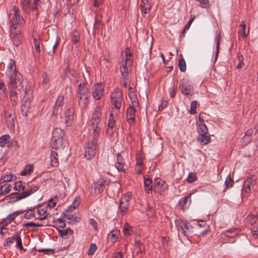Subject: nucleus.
I'll list each match as a JSON object with an SVG mask.
<instances>
[{"mask_svg":"<svg viewBox=\"0 0 258 258\" xmlns=\"http://www.w3.org/2000/svg\"><path fill=\"white\" fill-rule=\"evenodd\" d=\"M238 233L237 228H231L223 233V235L229 238H233Z\"/></svg>","mask_w":258,"mask_h":258,"instance_id":"c756f323","label":"nucleus"},{"mask_svg":"<svg viewBox=\"0 0 258 258\" xmlns=\"http://www.w3.org/2000/svg\"><path fill=\"white\" fill-rule=\"evenodd\" d=\"M234 183V180L231 178L230 175H228L225 181V185L226 186V187L224 189V191H225L226 189L227 188L231 187L233 186V184Z\"/></svg>","mask_w":258,"mask_h":258,"instance_id":"c03bdc74","label":"nucleus"},{"mask_svg":"<svg viewBox=\"0 0 258 258\" xmlns=\"http://www.w3.org/2000/svg\"><path fill=\"white\" fill-rule=\"evenodd\" d=\"M16 178V176L12 174H7L2 176L1 178L0 179V183H3L6 182H9L12 181L13 180H15Z\"/></svg>","mask_w":258,"mask_h":258,"instance_id":"c9c22d12","label":"nucleus"},{"mask_svg":"<svg viewBox=\"0 0 258 258\" xmlns=\"http://www.w3.org/2000/svg\"><path fill=\"white\" fill-rule=\"evenodd\" d=\"M10 136L9 135H4L0 137V147H4L6 144L9 142Z\"/></svg>","mask_w":258,"mask_h":258,"instance_id":"4c0bfd02","label":"nucleus"},{"mask_svg":"<svg viewBox=\"0 0 258 258\" xmlns=\"http://www.w3.org/2000/svg\"><path fill=\"white\" fill-rule=\"evenodd\" d=\"M15 235L7 238L4 241V246L6 248L9 247L10 244L15 240Z\"/></svg>","mask_w":258,"mask_h":258,"instance_id":"49530a36","label":"nucleus"},{"mask_svg":"<svg viewBox=\"0 0 258 258\" xmlns=\"http://www.w3.org/2000/svg\"><path fill=\"white\" fill-rule=\"evenodd\" d=\"M244 182L253 187L256 183V180L254 176L250 175V176L247 177L246 180Z\"/></svg>","mask_w":258,"mask_h":258,"instance_id":"3c124183","label":"nucleus"},{"mask_svg":"<svg viewBox=\"0 0 258 258\" xmlns=\"http://www.w3.org/2000/svg\"><path fill=\"white\" fill-rule=\"evenodd\" d=\"M125 57L124 60H128L129 63H133V60L132 59V53L130 52V49L128 48H126L125 50Z\"/></svg>","mask_w":258,"mask_h":258,"instance_id":"864d4df0","label":"nucleus"},{"mask_svg":"<svg viewBox=\"0 0 258 258\" xmlns=\"http://www.w3.org/2000/svg\"><path fill=\"white\" fill-rule=\"evenodd\" d=\"M27 187L26 190L23 191L25 198H27L34 193L39 188V184H34L32 182H28Z\"/></svg>","mask_w":258,"mask_h":258,"instance_id":"4468645a","label":"nucleus"},{"mask_svg":"<svg viewBox=\"0 0 258 258\" xmlns=\"http://www.w3.org/2000/svg\"><path fill=\"white\" fill-rule=\"evenodd\" d=\"M122 93L118 88L115 89L111 94V103L113 107L119 109L121 106Z\"/></svg>","mask_w":258,"mask_h":258,"instance_id":"0eeeda50","label":"nucleus"},{"mask_svg":"<svg viewBox=\"0 0 258 258\" xmlns=\"http://www.w3.org/2000/svg\"><path fill=\"white\" fill-rule=\"evenodd\" d=\"M97 249V246L95 243H91L90 245L88 254L89 255H92Z\"/></svg>","mask_w":258,"mask_h":258,"instance_id":"680f3d73","label":"nucleus"},{"mask_svg":"<svg viewBox=\"0 0 258 258\" xmlns=\"http://www.w3.org/2000/svg\"><path fill=\"white\" fill-rule=\"evenodd\" d=\"M42 85L43 88L46 89L48 88L49 86L50 79L48 74L46 73H43L42 75Z\"/></svg>","mask_w":258,"mask_h":258,"instance_id":"e433bc0d","label":"nucleus"},{"mask_svg":"<svg viewBox=\"0 0 258 258\" xmlns=\"http://www.w3.org/2000/svg\"><path fill=\"white\" fill-rule=\"evenodd\" d=\"M34 46L36 52V55L39 57L40 55V41L38 39L34 38Z\"/></svg>","mask_w":258,"mask_h":258,"instance_id":"58836bf2","label":"nucleus"},{"mask_svg":"<svg viewBox=\"0 0 258 258\" xmlns=\"http://www.w3.org/2000/svg\"><path fill=\"white\" fill-rule=\"evenodd\" d=\"M191 194H189L187 196L180 199L179 206L182 211L187 209L189 207L191 203Z\"/></svg>","mask_w":258,"mask_h":258,"instance_id":"a211bd4d","label":"nucleus"},{"mask_svg":"<svg viewBox=\"0 0 258 258\" xmlns=\"http://www.w3.org/2000/svg\"><path fill=\"white\" fill-rule=\"evenodd\" d=\"M128 96L132 103L131 106L139 108V103L135 93L134 92H131L129 93Z\"/></svg>","mask_w":258,"mask_h":258,"instance_id":"7c9ffc66","label":"nucleus"},{"mask_svg":"<svg viewBox=\"0 0 258 258\" xmlns=\"http://www.w3.org/2000/svg\"><path fill=\"white\" fill-rule=\"evenodd\" d=\"M5 76L8 80V88L9 91L10 101L12 106H15L18 101V92H24L23 100L26 104L22 105L21 109L30 105V101H28L29 97H27V91L23 89V79L21 74L16 70L15 61L10 59L7 64Z\"/></svg>","mask_w":258,"mask_h":258,"instance_id":"f257e3e1","label":"nucleus"},{"mask_svg":"<svg viewBox=\"0 0 258 258\" xmlns=\"http://www.w3.org/2000/svg\"><path fill=\"white\" fill-rule=\"evenodd\" d=\"M144 186L148 188V193L152 190V181L151 178H146L144 179Z\"/></svg>","mask_w":258,"mask_h":258,"instance_id":"37998d69","label":"nucleus"},{"mask_svg":"<svg viewBox=\"0 0 258 258\" xmlns=\"http://www.w3.org/2000/svg\"><path fill=\"white\" fill-rule=\"evenodd\" d=\"M37 251L39 252H44L45 254H50V253L52 254L55 252V251H54L53 249H49V248L48 249H43V248L38 249L37 250Z\"/></svg>","mask_w":258,"mask_h":258,"instance_id":"69168bd1","label":"nucleus"},{"mask_svg":"<svg viewBox=\"0 0 258 258\" xmlns=\"http://www.w3.org/2000/svg\"><path fill=\"white\" fill-rule=\"evenodd\" d=\"M253 188L251 185L247 184L246 183L244 182L243 184V186L242 188V192H244L247 194H249L251 191V189Z\"/></svg>","mask_w":258,"mask_h":258,"instance_id":"052dcab7","label":"nucleus"},{"mask_svg":"<svg viewBox=\"0 0 258 258\" xmlns=\"http://www.w3.org/2000/svg\"><path fill=\"white\" fill-rule=\"evenodd\" d=\"M237 58L238 59V63L237 64L236 68L238 69H240L242 68V67L244 66V62H243V57L242 55L240 53H237Z\"/></svg>","mask_w":258,"mask_h":258,"instance_id":"603ef678","label":"nucleus"},{"mask_svg":"<svg viewBox=\"0 0 258 258\" xmlns=\"http://www.w3.org/2000/svg\"><path fill=\"white\" fill-rule=\"evenodd\" d=\"M56 201H57L56 197L54 198H51L48 201V204H47V207L49 208H54L56 204Z\"/></svg>","mask_w":258,"mask_h":258,"instance_id":"5fc2aeb1","label":"nucleus"},{"mask_svg":"<svg viewBox=\"0 0 258 258\" xmlns=\"http://www.w3.org/2000/svg\"><path fill=\"white\" fill-rule=\"evenodd\" d=\"M117 158V165L116 168L119 171H123V167L124 165V160L121 155L120 153H118L116 155Z\"/></svg>","mask_w":258,"mask_h":258,"instance_id":"c85d7f7f","label":"nucleus"},{"mask_svg":"<svg viewBox=\"0 0 258 258\" xmlns=\"http://www.w3.org/2000/svg\"><path fill=\"white\" fill-rule=\"evenodd\" d=\"M56 140V141H51L52 148L55 150L63 149L67 144L65 138L57 139Z\"/></svg>","mask_w":258,"mask_h":258,"instance_id":"f3484780","label":"nucleus"},{"mask_svg":"<svg viewBox=\"0 0 258 258\" xmlns=\"http://www.w3.org/2000/svg\"><path fill=\"white\" fill-rule=\"evenodd\" d=\"M104 92V86L100 83L94 84L92 88V95L96 100L100 99Z\"/></svg>","mask_w":258,"mask_h":258,"instance_id":"1a4fd4ad","label":"nucleus"},{"mask_svg":"<svg viewBox=\"0 0 258 258\" xmlns=\"http://www.w3.org/2000/svg\"><path fill=\"white\" fill-rule=\"evenodd\" d=\"M115 119L113 113L110 114L108 121V128L106 131V134L108 135H111L113 133V127L114 126Z\"/></svg>","mask_w":258,"mask_h":258,"instance_id":"412c9836","label":"nucleus"},{"mask_svg":"<svg viewBox=\"0 0 258 258\" xmlns=\"http://www.w3.org/2000/svg\"><path fill=\"white\" fill-rule=\"evenodd\" d=\"M65 217L69 220L68 222L71 224H75L80 222L81 220L80 217L70 214H66Z\"/></svg>","mask_w":258,"mask_h":258,"instance_id":"72a5a7b5","label":"nucleus"},{"mask_svg":"<svg viewBox=\"0 0 258 258\" xmlns=\"http://www.w3.org/2000/svg\"><path fill=\"white\" fill-rule=\"evenodd\" d=\"M47 210L43 206L40 205L37 208V213L40 216L39 217L36 218V219L43 220L46 219L47 216L45 215Z\"/></svg>","mask_w":258,"mask_h":258,"instance_id":"4be33fe9","label":"nucleus"},{"mask_svg":"<svg viewBox=\"0 0 258 258\" xmlns=\"http://www.w3.org/2000/svg\"><path fill=\"white\" fill-rule=\"evenodd\" d=\"M194 19H195V17L190 18V19L188 21L187 23L185 26L183 30L181 32V35L182 36H184L185 33H186V31L188 30L189 29V28H190L192 23L193 22Z\"/></svg>","mask_w":258,"mask_h":258,"instance_id":"09e8293b","label":"nucleus"},{"mask_svg":"<svg viewBox=\"0 0 258 258\" xmlns=\"http://www.w3.org/2000/svg\"><path fill=\"white\" fill-rule=\"evenodd\" d=\"M50 164L53 167H57L59 165L58 154L55 151H51L50 155Z\"/></svg>","mask_w":258,"mask_h":258,"instance_id":"393cba45","label":"nucleus"},{"mask_svg":"<svg viewBox=\"0 0 258 258\" xmlns=\"http://www.w3.org/2000/svg\"><path fill=\"white\" fill-rule=\"evenodd\" d=\"M24 227H42V225L38 223H34L32 222H27L23 224Z\"/></svg>","mask_w":258,"mask_h":258,"instance_id":"0e129e2a","label":"nucleus"},{"mask_svg":"<svg viewBox=\"0 0 258 258\" xmlns=\"http://www.w3.org/2000/svg\"><path fill=\"white\" fill-rule=\"evenodd\" d=\"M132 198L131 192H128L124 195L119 200V209L121 216H123L128 211L130 203Z\"/></svg>","mask_w":258,"mask_h":258,"instance_id":"423d86ee","label":"nucleus"},{"mask_svg":"<svg viewBox=\"0 0 258 258\" xmlns=\"http://www.w3.org/2000/svg\"><path fill=\"white\" fill-rule=\"evenodd\" d=\"M101 116V108L100 106H96L91 119V125L90 127V130H92L93 131V134L95 135V138L99 137L100 127L98 125L100 123Z\"/></svg>","mask_w":258,"mask_h":258,"instance_id":"20e7f679","label":"nucleus"},{"mask_svg":"<svg viewBox=\"0 0 258 258\" xmlns=\"http://www.w3.org/2000/svg\"><path fill=\"white\" fill-rule=\"evenodd\" d=\"M98 138H95V135H93L92 141H89L85 150V157L87 160H90L96 155L97 147V140Z\"/></svg>","mask_w":258,"mask_h":258,"instance_id":"39448f33","label":"nucleus"},{"mask_svg":"<svg viewBox=\"0 0 258 258\" xmlns=\"http://www.w3.org/2000/svg\"><path fill=\"white\" fill-rule=\"evenodd\" d=\"M178 67L180 71L184 72L186 69V62L183 58H180L178 62Z\"/></svg>","mask_w":258,"mask_h":258,"instance_id":"de8ad7c7","label":"nucleus"},{"mask_svg":"<svg viewBox=\"0 0 258 258\" xmlns=\"http://www.w3.org/2000/svg\"><path fill=\"white\" fill-rule=\"evenodd\" d=\"M133 63H129V61L122 59V61L120 63V72L121 74L122 78L125 80L128 79V67L131 66Z\"/></svg>","mask_w":258,"mask_h":258,"instance_id":"9d476101","label":"nucleus"},{"mask_svg":"<svg viewBox=\"0 0 258 258\" xmlns=\"http://www.w3.org/2000/svg\"><path fill=\"white\" fill-rule=\"evenodd\" d=\"M9 198L12 201V202L15 203L20 200L26 198L23 192H14L10 194Z\"/></svg>","mask_w":258,"mask_h":258,"instance_id":"b1692460","label":"nucleus"},{"mask_svg":"<svg viewBox=\"0 0 258 258\" xmlns=\"http://www.w3.org/2000/svg\"><path fill=\"white\" fill-rule=\"evenodd\" d=\"M258 214H249L246 217V220L249 222L251 226H254L256 223Z\"/></svg>","mask_w":258,"mask_h":258,"instance_id":"473e14b6","label":"nucleus"},{"mask_svg":"<svg viewBox=\"0 0 258 258\" xmlns=\"http://www.w3.org/2000/svg\"><path fill=\"white\" fill-rule=\"evenodd\" d=\"M33 171V166L31 164L26 165L25 169L22 171L21 175L26 176L30 174Z\"/></svg>","mask_w":258,"mask_h":258,"instance_id":"ea45409f","label":"nucleus"},{"mask_svg":"<svg viewBox=\"0 0 258 258\" xmlns=\"http://www.w3.org/2000/svg\"><path fill=\"white\" fill-rule=\"evenodd\" d=\"M64 133L63 131L59 128H55L53 130L52 134L51 141H57V139L64 138Z\"/></svg>","mask_w":258,"mask_h":258,"instance_id":"aec40b11","label":"nucleus"},{"mask_svg":"<svg viewBox=\"0 0 258 258\" xmlns=\"http://www.w3.org/2000/svg\"><path fill=\"white\" fill-rule=\"evenodd\" d=\"M119 235V231L118 230H115L110 232V233L108 235V237L111 242L114 243L118 238Z\"/></svg>","mask_w":258,"mask_h":258,"instance_id":"f704fd0d","label":"nucleus"},{"mask_svg":"<svg viewBox=\"0 0 258 258\" xmlns=\"http://www.w3.org/2000/svg\"><path fill=\"white\" fill-rule=\"evenodd\" d=\"M13 10L14 14L10 20V36L13 44L18 46L23 41L22 26L25 20L17 7L14 6Z\"/></svg>","mask_w":258,"mask_h":258,"instance_id":"f03ea898","label":"nucleus"},{"mask_svg":"<svg viewBox=\"0 0 258 258\" xmlns=\"http://www.w3.org/2000/svg\"><path fill=\"white\" fill-rule=\"evenodd\" d=\"M6 123L9 128H13L15 126L14 116L9 113H6Z\"/></svg>","mask_w":258,"mask_h":258,"instance_id":"bb28decb","label":"nucleus"},{"mask_svg":"<svg viewBox=\"0 0 258 258\" xmlns=\"http://www.w3.org/2000/svg\"><path fill=\"white\" fill-rule=\"evenodd\" d=\"M58 232L60 237L63 239H67L73 233V231L70 228H67L64 230L58 229Z\"/></svg>","mask_w":258,"mask_h":258,"instance_id":"5701e85b","label":"nucleus"},{"mask_svg":"<svg viewBox=\"0 0 258 258\" xmlns=\"http://www.w3.org/2000/svg\"><path fill=\"white\" fill-rule=\"evenodd\" d=\"M251 234L255 239L258 238V227L257 226H253L251 228Z\"/></svg>","mask_w":258,"mask_h":258,"instance_id":"774afa93","label":"nucleus"},{"mask_svg":"<svg viewBox=\"0 0 258 258\" xmlns=\"http://www.w3.org/2000/svg\"><path fill=\"white\" fill-rule=\"evenodd\" d=\"M197 132L199 134H208V128L206 125L204 121L201 119L200 117H199V121L197 122Z\"/></svg>","mask_w":258,"mask_h":258,"instance_id":"6ab92c4d","label":"nucleus"},{"mask_svg":"<svg viewBox=\"0 0 258 258\" xmlns=\"http://www.w3.org/2000/svg\"><path fill=\"white\" fill-rule=\"evenodd\" d=\"M109 183V181L106 178H99L95 182V190L97 191L98 193H101Z\"/></svg>","mask_w":258,"mask_h":258,"instance_id":"f8f14e48","label":"nucleus"},{"mask_svg":"<svg viewBox=\"0 0 258 258\" xmlns=\"http://www.w3.org/2000/svg\"><path fill=\"white\" fill-rule=\"evenodd\" d=\"M11 186L9 184H5L0 187L1 195H5L9 193L11 190Z\"/></svg>","mask_w":258,"mask_h":258,"instance_id":"a19ab883","label":"nucleus"},{"mask_svg":"<svg viewBox=\"0 0 258 258\" xmlns=\"http://www.w3.org/2000/svg\"><path fill=\"white\" fill-rule=\"evenodd\" d=\"M180 227L182 229V233L185 236L188 237V234L189 233H191L192 232V226L188 221H181Z\"/></svg>","mask_w":258,"mask_h":258,"instance_id":"dca6fc26","label":"nucleus"},{"mask_svg":"<svg viewBox=\"0 0 258 258\" xmlns=\"http://www.w3.org/2000/svg\"><path fill=\"white\" fill-rule=\"evenodd\" d=\"M241 30L240 33L243 36V38H245L247 37V34H246L245 29H246V24L244 21L242 22L240 24Z\"/></svg>","mask_w":258,"mask_h":258,"instance_id":"13d9d810","label":"nucleus"},{"mask_svg":"<svg viewBox=\"0 0 258 258\" xmlns=\"http://www.w3.org/2000/svg\"><path fill=\"white\" fill-rule=\"evenodd\" d=\"M179 89L182 94L185 96H191L193 95L194 89L191 84L188 81H181L179 85Z\"/></svg>","mask_w":258,"mask_h":258,"instance_id":"6e6552de","label":"nucleus"},{"mask_svg":"<svg viewBox=\"0 0 258 258\" xmlns=\"http://www.w3.org/2000/svg\"><path fill=\"white\" fill-rule=\"evenodd\" d=\"M197 179V177L196 175L193 173H189L187 178V181L189 183H192L194 181H195Z\"/></svg>","mask_w":258,"mask_h":258,"instance_id":"e2e57ef3","label":"nucleus"},{"mask_svg":"<svg viewBox=\"0 0 258 258\" xmlns=\"http://www.w3.org/2000/svg\"><path fill=\"white\" fill-rule=\"evenodd\" d=\"M63 99L64 97L62 95L58 96L53 107L52 113L54 115H57L61 113L63 105Z\"/></svg>","mask_w":258,"mask_h":258,"instance_id":"9b49d317","label":"nucleus"},{"mask_svg":"<svg viewBox=\"0 0 258 258\" xmlns=\"http://www.w3.org/2000/svg\"><path fill=\"white\" fill-rule=\"evenodd\" d=\"M131 227L130 226L128 223H126L124 224V226H123V233H124V235H127V236L131 235Z\"/></svg>","mask_w":258,"mask_h":258,"instance_id":"bf43d9fd","label":"nucleus"},{"mask_svg":"<svg viewBox=\"0 0 258 258\" xmlns=\"http://www.w3.org/2000/svg\"><path fill=\"white\" fill-rule=\"evenodd\" d=\"M15 240L16 241V245L20 250L23 249L22 241L19 234H15Z\"/></svg>","mask_w":258,"mask_h":258,"instance_id":"a18cd8bd","label":"nucleus"},{"mask_svg":"<svg viewBox=\"0 0 258 258\" xmlns=\"http://www.w3.org/2000/svg\"><path fill=\"white\" fill-rule=\"evenodd\" d=\"M136 108L138 107L130 105L126 110V119L130 125L133 124L135 121Z\"/></svg>","mask_w":258,"mask_h":258,"instance_id":"ddd939ff","label":"nucleus"},{"mask_svg":"<svg viewBox=\"0 0 258 258\" xmlns=\"http://www.w3.org/2000/svg\"><path fill=\"white\" fill-rule=\"evenodd\" d=\"M140 7L142 10V14L143 15H145L148 13V11L150 9V6H146L145 5H142L141 4L140 5Z\"/></svg>","mask_w":258,"mask_h":258,"instance_id":"338daca9","label":"nucleus"},{"mask_svg":"<svg viewBox=\"0 0 258 258\" xmlns=\"http://www.w3.org/2000/svg\"><path fill=\"white\" fill-rule=\"evenodd\" d=\"M164 184V181L160 178H157L154 180V185L155 187L160 188Z\"/></svg>","mask_w":258,"mask_h":258,"instance_id":"4d7b16f0","label":"nucleus"},{"mask_svg":"<svg viewBox=\"0 0 258 258\" xmlns=\"http://www.w3.org/2000/svg\"><path fill=\"white\" fill-rule=\"evenodd\" d=\"M25 189V186L20 180L17 181L15 183L14 189L18 191H23Z\"/></svg>","mask_w":258,"mask_h":258,"instance_id":"79ce46f5","label":"nucleus"},{"mask_svg":"<svg viewBox=\"0 0 258 258\" xmlns=\"http://www.w3.org/2000/svg\"><path fill=\"white\" fill-rule=\"evenodd\" d=\"M198 141L202 145H207L210 142L211 138L208 134H199Z\"/></svg>","mask_w":258,"mask_h":258,"instance_id":"a878e982","label":"nucleus"},{"mask_svg":"<svg viewBox=\"0 0 258 258\" xmlns=\"http://www.w3.org/2000/svg\"><path fill=\"white\" fill-rule=\"evenodd\" d=\"M80 204V198L79 197H77L75 198V200H74L73 203L71 205H70L69 207H68L67 209L66 210V211L67 212H72L74 210H75L76 208H77Z\"/></svg>","mask_w":258,"mask_h":258,"instance_id":"2f4dec72","label":"nucleus"},{"mask_svg":"<svg viewBox=\"0 0 258 258\" xmlns=\"http://www.w3.org/2000/svg\"><path fill=\"white\" fill-rule=\"evenodd\" d=\"M197 106V101L196 100L192 101L190 104V107L189 110V113L190 114H194L196 113Z\"/></svg>","mask_w":258,"mask_h":258,"instance_id":"6e6d98bb","label":"nucleus"},{"mask_svg":"<svg viewBox=\"0 0 258 258\" xmlns=\"http://www.w3.org/2000/svg\"><path fill=\"white\" fill-rule=\"evenodd\" d=\"M64 120L67 126H70L72 124L74 120V109L73 108H68L64 111Z\"/></svg>","mask_w":258,"mask_h":258,"instance_id":"2eb2a0df","label":"nucleus"},{"mask_svg":"<svg viewBox=\"0 0 258 258\" xmlns=\"http://www.w3.org/2000/svg\"><path fill=\"white\" fill-rule=\"evenodd\" d=\"M221 39V33L219 31H216L215 32V41L216 43V60L218 57L219 49H220V41Z\"/></svg>","mask_w":258,"mask_h":258,"instance_id":"cd10ccee","label":"nucleus"},{"mask_svg":"<svg viewBox=\"0 0 258 258\" xmlns=\"http://www.w3.org/2000/svg\"><path fill=\"white\" fill-rule=\"evenodd\" d=\"M35 216V211L34 209H30L28 210L24 214V218L26 219H30Z\"/></svg>","mask_w":258,"mask_h":258,"instance_id":"8fccbe9b","label":"nucleus"},{"mask_svg":"<svg viewBox=\"0 0 258 258\" xmlns=\"http://www.w3.org/2000/svg\"><path fill=\"white\" fill-rule=\"evenodd\" d=\"M90 92L84 83H81L78 86L76 98L81 109L86 108L89 103Z\"/></svg>","mask_w":258,"mask_h":258,"instance_id":"7ed1b4c3","label":"nucleus"}]
</instances>
